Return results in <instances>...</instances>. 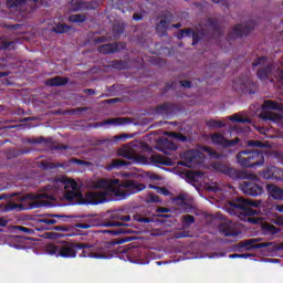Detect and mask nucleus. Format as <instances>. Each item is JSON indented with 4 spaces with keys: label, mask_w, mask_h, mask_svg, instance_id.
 <instances>
[{
    "label": "nucleus",
    "mask_w": 283,
    "mask_h": 283,
    "mask_svg": "<svg viewBox=\"0 0 283 283\" xmlns=\"http://www.w3.org/2000/svg\"><path fill=\"white\" fill-rule=\"evenodd\" d=\"M96 190L86 193L88 205H103L109 202V196H115L117 200H125L134 193L145 191L147 186L136 180H119V179H101L95 182Z\"/></svg>",
    "instance_id": "f257e3e1"
},
{
    "label": "nucleus",
    "mask_w": 283,
    "mask_h": 283,
    "mask_svg": "<svg viewBox=\"0 0 283 283\" xmlns=\"http://www.w3.org/2000/svg\"><path fill=\"white\" fill-rule=\"evenodd\" d=\"M59 196H64L65 200L72 205H90L87 197L83 202V192H81V185L74 179H56L52 184L43 188V192L38 195L27 193L22 196V201L25 200H56Z\"/></svg>",
    "instance_id": "f03ea898"
},
{
    "label": "nucleus",
    "mask_w": 283,
    "mask_h": 283,
    "mask_svg": "<svg viewBox=\"0 0 283 283\" xmlns=\"http://www.w3.org/2000/svg\"><path fill=\"white\" fill-rule=\"evenodd\" d=\"M185 38L192 39V45L196 46L200 41H216L222 38V27L216 18H208L203 28L200 31H195L192 28L181 29L177 33V39L180 41Z\"/></svg>",
    "instance_id": "7ed1b4c3"
},
{
    "label": "nucleus",
    "mask_w": 283,
    "mask_h": 283,
    "mask_svg": "<svg viewBox=\"0 0 283 283\" xmlns=\"http://www.w3.org/2000/svg\"><path fill=\"white\" fill-rule=\"evenodd\" d=\"M262 201L260 200H249L244 199V197H237L228 201L230 206V211L235 216H239L240 220H244L245 222H250L251 224H260V219L252 217L258 216L260 210L253 207H260Z\"/></svg>",
    "instance_id": "20e7f679"
},
{
    "label": "nucleus",
    "mask_w": 283,
    "mask_h": 283,
    "mask_svg": "<svg viewBox=\"0 0 283 283\" xmlns=\"http://www.w3.org/2000/svg\"><path fill=\"white\" fill-rule=\"evenodd\" d=\"M125 240L116 242V241H106L101 243L99 247L92 245L90 243H77V251H82L80 253V258H93L94 260H107L109 255H112V250L116 244H123Z\"/></svg>",
    "instance_id": "39448f33"
},
{
    "label": "nucleus",
    "mask_w": 283,
    "mask_h": 283,
    "mask_svg": "<svg viewBox=\"0 0 283 283\" xmlns=\"http://www.w3.org/2000/svg\"><path fill=\"white\" fill-rule=\"evenodd\" d=\"M237 163L243 169H258L264 165V153L259 149H244L237 154Z\"/></svg>",
    "instance_id": "423d86ee"
},
{
    "label": "nucleus",
    "mask_w": 283,
    "mask_h": 283,
    "mask_svg": "<svg viewBox=\"0 0 283 283\" xmlns=\"http://www.w3.org/2000/svg\"><path fill=\"white\" fill-rule=\"evenodd\" d=\"M261 118L263 120H271L272 123H280L283 119V115L273 112H283V104L272 99H265L262 104ZM273 111V112H271Z\"/></svg>",
    "instance_id": "0eeeda50"
},
{
    "label": "nucleus",
    "mask_w": 283,
    "mask_h": 283,
    "mask_svg": "<svg viewBox=\"0 0 283 283\" xmlns=\"http://www.w3.org/2000/svg\"><path fill=\"white\" fill-rule=\"evenodd\" d=\"M212 167L214 171L228 176V178H231V180H244V178H247V174H244V171L235 169L228 164L214 163Z\"/></svg>",
    "instance_id": "6e6552de"
},
{
    "label": "nucleus",
    "mask_w": 283,
    "mask_h": 283,
    "mask_svg": "<svg viewBox=\"0 0 283 283\" xmlns=\"http://www.w3.org/2000/svg\"><path fill=\"white\" fill-rule=\"evenodd\" d=\"M255 30V22L249 21L247 24H235L234 28L228 33V39L235 40L242 36H249Z\"/></svg>",
    "instance_id": "1a4fd4ad"
},
{
    "label": "nucleus",
    "mask_w": 283,
    "mask_h": 283,
    "mask_svg": "<svg viewBox=\"0 0 283 283\" xmlns=\"http://www.w3.org/2000/svg\"><path fill=\"white\" fill-rule=\"evenodd\" d=\"M232 87L235 92H245V94H255L258 90V83L251 81L249 77L237 78L233 81Z\"/></svg>",
    "instance_id": "9d476101"
},
{
    "label": "nucleus",
    "mask_w": 283,
    "mask_h": 283,
    "mask_svg": "<svg viewBox=\"0 0 283 283\" xmlns=\"http://www.w3.org/2000/svg\"><path fill=\"white\" fill-rule=\"evenodd\" d=\"M126 222H132V216L115 212L111 216V220L103 221L99 227H129Z\"/></svg>",
    "instance_id": "9b49d317"
},
{
    "label": "nucleus",
    "mask_w": 283,
    "mask_h": 283,
    "mask_svg": "<svg viewBox=\"0 0 283 283\" xmlns=\"http://www.w3.org/2000/svg\"><path fill=\"white\" fill-rule=\"evenodd\" d=\"M198 164H200V151L196 149L185 151L181 155V161L178 163V165L188 167L189 169H191V167H196Z\"/></svg>",
    "instance_id": "f8f14e48"
},
{
    "label": "nucleus",
    "mask_w": 283,
    "mask_h": 283,
    "mask_svg": "<svg viewBox=\"0 0 283 283\" xmlns=\"http://www.w3.org/2000/svg\"><path fill=\"white\" fill-rule=\"evenodd\" d=\"M240 190L245 195V196H252V198H258V196H262L264 193V188L254 182V181H243L240 185Z\"/></svg>",
    "instance_id": "ddd939ff"
},
{
    "label": "nucleus",
    "mask_w": 283,
    "mask_h": 283,
    "mask_svg": "<svg viewBox=\"0 0 283 283\" xmlns=\"http://www.w3.org/2000/svg\"><path fill=\"white\" fill-rule=\"evenodd\" d=\"M160 21L156 25V32L159 36H167V31L169 30V25L174 20V15L169 11H165L160 15Z\"/></svg>",
    "instance_id": "4468645a"
},
{
    "label": "nucleus",
    "mask_w": 283,
    "mask_h": 283,
    "mask_svg": "<svg viewBox=\"0 0 283 283\" xmlns=\"http://www.w3.org/2000/svg\"><path fill=\"white\" fill-rule=\"evenodd\" d=\"M211 140L213 145H217L218 147H223V149H229V147H235V145L240 143V137H237L234 139H227L224 138V135L214 133L211 135Z\"/></svg>",
    "instance_id": "2eb2a0df"
},
{
    "label": "nucleus",
    "mask_w": 283,
    "mask_h": 283,
    "mask_svg": "<svg viewBox=\"0 0 283 283\" xmlns=\"http://www.w3.org/2000/svg\"><path fill=\"white\" fill-rule=\"evenodd\" d=\"M178 106L171 102H165L155 107L154 112L157 116H163V118H169V116L174 115Z\"/></svg>",
    "instance_id": "dca6fc26"
},
{
    "label": "nucleus",
    "mask_w": 283,
    "mask_h": 283,
    "mask_svg": "<svg viewBox=\"0 0 283 283\" xmlns=\"http://www.w3.org/2000/svg\"><path fill=\"white\" fill-rule=\"evenodd\" d=\"M264 180H283V169L270 166L260 174Z\"/></svg>",
    "instance_id": "f3484780"
},
{
    "label": "nucleus",
    "mask_w": 283,
    "mask_h": 283,
    "mask_svg": "<svg viewBox=\"0 0 283 283\" xmlns=\"http://www.w3.org/2000/svg\"><path fill=\"white\" fill-rule=\"evenodd\" d=\"M260 242V239H248L239 243V247L241 249H247L248 251H251L253 249H266V247H271L273 244L272 242H263V243H255Z\"/></svg>",
    "instance_id": "a211bd4d"
},
{
    "label": "nucleus",
    "mask_w": 283,
    "mask_h": 283,
    "mask_svg": "<svg viewBox=\"0 0 283 283\" xmlns=\"http://www.w3.org/2000/svg\"><path fill=\"white\" fill-rule=\"evenodd\" d=\"M76 253H78V243L69 242L60 248V258H76Z\"/></svg>",
    "instance_id": "6ab92c4d"
},
{
    "label": "nucleus",
    "mask_w": 283,
    "mask_h": 283,
    "mask_svg": "<svg viewBox=\"0 0 283 283\" xmlns=\"http://www.w3.org/2000/svg\"><path fill=\"white\" fill-rule=\"evenodd\" d=\"M157 146L159 151H163L164 154H169V151H176L178 149V145H176V143L165 137L158 139Z\"/></svg>",
    "instance_id": "aec40b11"
},
{
    "label": "nucleus",
    "mask_w": 283,
    "mask_h": 283,
    "mask_svg": "<svg viewBox=\"0 0 283 283\" xmlns=\"http://www.w3.org/2000/svg\"><path fill=\"white\" fill-rule=\"evenodd\" d=\"M150 161L153 165L163 166V167H172L174 166V160L169 157H165L160 154L151 155Z\"/></svg>",
    "instance_id": "412c9836"
},
{
    "label": "nucleus",
    "mask_w": 283,
    "mask_h": 283,
    "mask_svg": "<svg viewBox=\"0 0 283 283\" xmlns=\"http://www.w3.org/2000/svg\"><path fill=\"white\" fill-rule=\"evenodd\" d=\"M6 4L13 12H21L28 6V0H7Z\"/></svg>",
    "instance_id": "4be33fe9"
},
{
    "label": "nucleus",
    "mask_w": 283,
    "mask_h": 283,
    "mask_svg": "<svg viewBox=\"0 0 283 283\" xmlns=\"http://www.w3.org/2000/svg\"><path fill=\"white\" fill-rule=\"evenodd\" d=\"M70 83V77L55 76L46 80V85L49 87H63Z\"/></svg>",
    "instance_id": "5701e85b"
},
{
    "label": "nucleus",
    "mask_w": 283,
    "mask_h": 283,
    "mask_svg": "<svg viewBox=\"0 0 283 283\" xmlns=\"http://www.w3.org/2000/svg\"><path fill=\"white\" fill-rule=\"evenodd\" d=\"M268 193L273 200H283V189L271 184L266 186Z\"/></svg>",
    "instance_id": "b1692460"
},
{
    "label": "nucleus",
    "mask_w": 283,
    "mask_h": 283,
    "mask_svg": "<svg viewBox=\"0 0 283 283\" xmlns=\"http://www.w3.org/2000/svg\"><path fill=\"white\" fill-rule=\"evenodd\" d=\"M105 125H125V118L123 117L108 118L102 123L101 122L95 123L92 127L96 129L98 127H105Z\"/></svg>",
    "instance_id": "393cba45"
},
{
    "label": "nucleus",
    "mask_w": 283,
    "mask_h": 283,
    "mask_svg": "<svg viewBox=\"0 0 283 283\" xmlns=\"http://www.w3.org/2000/svg\"><path fill=\"white\" fill-rule=\"evenodd\" d=\"M99 54H116L118 52V44L116 43H107L102 44L97 48Z\"/></svg>",
    "instance_id": "a878e982"
},
{
    "label": "nucleus",
    "mask_w": 283,
    "mask_h": 283,
    "mask_svg": "<svg viewBox=\"0 0 283 283\" xmlns=\"http://www.w3.org/2000/svg\"><path fill=\"white\" fill-rule=\"evenodd\" d=\"M271 74H273V65L272 64H268V65L259 69L256 72V76L260 81H266V78H269V76H271Z\"/></svg>",
    "instance_id": "bb28decb"
},
{
    "label": "nucleus",
    "mask_w": 283,
    "mask_h": 283,
    "mask_svg": "<svg viewBox=\"0 0 283 283\" xmlns=\"http://www.w3.org/2000/svg\"><path fill=\"white\" fill-rule=\"evenodd\" d=\"M122 167H129V161H126L124 159H112V161L106 165V171L122 169Z\"/></svg>",
    "instance_id": "cd10ccee"
},
{
    "label": "nucleus",
    "mask_w": 283,
    "mask_h": 283,
    "mask_svg": "<svg viewBox=\"0 0 283 283\" xmlns=\"http://www.w3.org/2000/svg\"><path fill=\"white\" fill-rule=\"evenodd\" d=\"M72 30V25L67 23L57 22L51 28V32L54 34H67V32Z\"/></svg>",
    "instance_id": "c85d7f7f"
},
{
    "label": "nucleus",
    "mask_w": 283,
    "mask_h": 283,
    "mask_svg": "<svg viewBox=\"0 0 283 283\" xmlns=\"http://www.w3.org/2000/svg\"><path fill=\"white\" fill-rule=\"evenodd\" d=\"M52 218H61L63 219V222L67 220V218H72L70 216H63V214H49L48 217H43L39 220L41 224H56V220Z\"/></svg>",
    "instance_id": "c756f323"
},
{
    "label": "nucleus",
    "mask_w": 283,
    "mask_h": 283,
    "mask_svg": "<svg viewBox=\"0 0 283 283\" xmlns=\"http://www.w3.org/2000/svg\"><path fill=\"white\" fill-rule=\"evenodd\" d=\"M71 7L73 9V12H80V10H87L90 8L87 6V2H83L82 0H72Z\"/></svg>",
    "instance_id": "7c9ffc66"
},
{
    "label": "nucleus",
    "mask_w": 283,
    "mask_h": 283,
    "mask_svg": "<svg viewBox=\"0 0 283 283\" xmlns=\"http://www.w3.org/2000/svg\"><path fill=\"white\" fill-rule=\"evenodd\" d=\"M207 127H210L211 129H222V127H227V123L218 119H210L206 122Z\"/></svg>",
    "instance_id": "2f4dec72"
},
{
    "label": "nucleus",
    "mask_w": 283,
    "mask_h": 283,
    "mask_svg": "<svg viewBox=\"0 0 283 283\" xmlns=\"http://www.w3.org/2000/svg\"><path fill=\"white\" fill-rule=\"evenodd\" d=\"M101 233H111L112 235H120V234L132 233V231H129V229L127 228H118L115 230H102Z\"/></svg>",
    "instance_id": "473e14b6"
},
{
    "label": "nucleus",
    "mask_w": 283,
    "mask_h": 283,
    "mask_svg": "<svg viewBox=\"0 0 283 283\" xmlns=\"http://www.w3.org/2000/svg\"><path fill=\"white\" fill-rule=\"evenodd\" d=\"M69 21L71 23H85L87 21V17L85 14H71L69 17Z\"/></svg>",
    "instance_id": "72a5a7b5"
},
{
    "label": "nucleus",
    "mask_w": 283,
    "mask_h": 283,
    "mask_svg": "<svg viewBox=\"0 0 283 283\" xmlns=\"http://www.w3.org/2000/svg\"><path fill=\"white\" fill-rule=\"evenodd\" d=\"M46 252L49 255H56V258H61V245L50 244L46 247Z\"/></svg>",
    "instance_id": "f704fd0d"
},
{
    "label": "nucleus",
    "mask_w": 283,
    "mask_h": 283,
    "mask_svg": "<svg viewBox=\"0 0 283 283\" xmlns=\"http://www.w3.org/2000/svg\"><path fill=\"white\" fill-rule=\"evenodd\" d=\"M29 145H48L52 143V138L39 137L36 139H28Z\"/></svg>",
    "instance_id": "c9c22d12"
},
{
    "label": "nucleus",
    "mask_w": 283,
    "mask_h": 283,
    "mask_svg": "<svg viewBox=\"0 0 283 283\" xmlns=\"http://www.w3.org/2000/svg\"><path fill=\"white\" fill-rule=\"evenodd\" d=\"M222 233L226 238H238V235H240V232L231 229L230 227H224L222 229Z\"/></svg>",
    "instance_id": "e433bc0d"
},
{
    "label": "nucleus",
    "mask_w": 283,
    "mask_h": 283,
    "mask_svg": "<svg viewBox=\"0 0 283 283\" xmlns=\"http://www.w3.org/2000/svg\"><path fill=\"white\" fill-rule=\"evenodd\" d=\"M169 211H171L169 208H165V207H159L156 209V217L157 218H171V214H163V213H169Z\"/></svg>",
    "instance_id": "4c0bfd02"
},
{
    "label": "nucleus",
    "mask_w": 283,
    "mask_h": 283,
    "mask_svg": "<svg viewBox=\"0 0 283 283\" xmlns=\"http://www.w3.org/2000/svg\"><path fill=\"white\" fill-rule=\"evenodd\" d=\"M186 178L188 182H198V178H200V172L198 171H188L186 174Z\"/></svg>",
    "instance_id": "58836bf2"
},
{
    "label": "nucleus",
    "mask_w": 283,
    "mask_h": 283,
    "mask_svg": "<svg viewBox=\"0 0 283 283\" xmlns=\"http://www.w3.org/2000/svg\"><path fill=\"white\" fill-rule=\"evenodd\" d=\"M248 147H252L253 149H264L265 145L261 140H248Z\"/></svg>",
    "instance_id": "ea45409f"
},
{
    "label": "nucleus",
    "mask_w": 283,
    "mask_h": 283,
    "mask_svg": "<svg viewBox=\"0 0 283 283\" xmlns=\"http://www.w3.org/2000/svg\"><path fill=\"white\" fill-rule=\"evenodd\" d=\"M114 70H127V62L122 60H114L112 62Z\"/></svg>",
    "instance_id": "a19ab883"
},
{
    "label": "nucleus",
    "mask_w": 283,
    "mask_h": 283,
    "mask_svg": "<svg viewBox=\"0 0 283 283\" xmlns=\"http://www.w3.org/2000/svg\"><path fill=\"white\" fill-rule=\"evenodd\" d=\"M266 61H269V57H266V56L256 57L252 62V67L264 66V65H266Z\"/></svg>",
    "instance_id": "79ce46f5"
},
{
    "label": "nucleus",
    "mask_w": 283,
    "mask_h": 283,
    "mask_svg": "<svg viewBox=\"0 0 283 283\" xmlns=\"http://www.w3.org/2000/svg\"><path fill=\"white\" fill-rule=\"evenodd\" d=\"M230 120H232V123H251V119L249 117H240V115L234 114L230 117Z\"/></svg>",
    "instance_id": "37998d69"
},
{
    "label": "nucleus",
    "mask_w": 283,
    "mask_h": 283,
    "mask_svg": "<svg viewBox=\"0 0 283 283\" xmlns=\"http://www.w3.org/2000/svg\"><path fill=\"white\" fill-rule=\"evenodd\" d=\"M182 222L185 227H191V224L196 222V217H193L192 214H185L182 216Z\"/></svg>",
    "instance_id": "c03bdc74"
},
{
    "label": "nucleus",
    "mask_w": 283,
    "mask_h": 283,
    "mask_svg": "<svg viewBox=\"0 0 283 283\" xmlns=\"http://www.w3.org/2000/svg\"><path fill=\"white\" fill-rule=\"evenodd\" d=\"M146 202L149 203H154V205H158V202H160V197L156 193H149L146 197Z\"/></svg>",
    "instance_id": "a18cd8bd"
},
{
    "label": "nucleus",
    "mask_w": 283,
    "mask_h": 283,
    "mask_svg": "<svg viewBox=\"0 0 283 283\" xmlns=\"http://www.w3.org/2000/svg\"><path fill=\"white\" fill-rule=\"evenodd\" d=\"M170 136H172V138L176 140H179V143H187V140H189V138H187V136H185L182 133L172 132L170 133Z\"/></svg>",
    "instance_id": "49530a36"
},
{
    "label": "nucleus",
    "mask_w": 283,
    "mask_h": 283,
    "mask_svg": "<svg viewBox=\"0 0 283 283\" xmlns=\"http://www.w3.org/2000/svg\"><path fill=\"white\" fill-rule=\"evenodd\" d=\"M87 109H90V107L72 108L69 111V114H71V116H77V114H81L82 112H87Z\"/></svg>",
    "instance_id": "de8ad7c7"
},
{
    "label": "nucleus",
    "mask_w": 283,
    "mask_h": 283,
    "mask_svg": "<svg viewBox=\"0 0 283 283\" xmlns=\"http://www.w3.org/2000/svg\"><path fill=\"white\" fill-rule=\"evenodd\" d=\"M265 229H266V231H269V233H272V235H275V234L280 233V228H277V227H275L271 223H268L265 226Z\"/></svg>",
    "instance_id": "09e8293b"
},
{
    "label": "nucleus",
    "mask_w": 283,
    "mask_h": 283,
    "mask_svg": "<svg viewBox=\"0 0 283 283\" xmlns=\"http://www.w3.org/2000/svg\"><path fill=\"white\" fill-rule=\"evenodd\" d=\"M134 163H138L139 165H147V157L143 155H135Z\"/></svg>",
    "instance_id": "8fccbe9b"
},
{
    "label": "nucleus",
    "mask_w": 283,
    "mask_h": 283,
    "mask_svg": "<svg viewBox=\"0 0 283 283\" xmlns=\"http://www.w3.org/2000/svg\"><path fill=\"white\" fill-rule=\"evenodd\" d=\"M21 207L19 203H9L4 206V212L9 213V211H14V209H19Z\"/></svg>",
    "instance_id": "3c124183"
},
{
    "label": "nucleus",
    "mask_w": 283,
    "mask_h": 283,
    "mask_svg": "<svg viewBox=\"0 0 283 283\" xmlns=\"http://www.w3.org/2000/svg\"><path fill=\"white\" fill-rule=\"evenodd\" d=\"M43 169H56V167H63L61 164L44 163L42 164Z\"/></svg>",
    "instance_id": "603ef678"
},
{
    "label": "nucleus",
    "mask_w": 283,
    "mask_h": 283,
    "mask_svg": "<svg viewBox=\"0 0 283 283\" xmlns=\"http://www.w3.org/2000/svg\"><path fill=\"white\" fill-rule=\"evenodd\" d=\"M12 41L0 40V50H9L10 45H13Z\"/></svg>",
    "instance_id": "864d4df0"
},
{
    "label": "nucleus",
    "mask_w": 283,
    "mask_h": 283,
    "mask_svg": "<svg viewBox=\"0 0 283 283\" xmlns=\"http://www.w3.org/2000/svg\"><path fill=\"white\" fill-rule=\"evenodd\" d=\"M137 222H142L144 224H149V223L154 222V218L139 217V218H137Z\"/></svg>",
    "instance_id": "5fc2aeb1"
},
{
    "label": "nucleus",
    "mask_w": 283,
    "mask_h": 283,
    "mask_svg": "<svg viewBox=\"0 0 283 283\" xmlns=\"http://www.w3.org/2000/svg\"><path fill=\"white\" fill-rule=\"evenodd\" d=\"M94 223H75V229H92Z\"/></svg>",
    "instance_id": "6e6d98bb"
},
{
    "label": "nucleus",
    "mask_w": 283,
    "mask_h": 283,
    "mask_svg": "<svg viewBox=\"0 0 283 283\" xmlns=\"http://www.w3.org/2000/svg\"><path fill=\"white\" fill-rule=\"evenodd\" d=\"M123 158H126V160H135L136 158V155L129 150H126L124 154H123Z\"/></svg>",
    "instance_id": "4d7b16f0"
},
{
    "label": "nucleus",
    "mask_w": 283,
    "mask_h": 283,
    "mask_svg": "<svg viewBox=\"0 0 283 283\" xmlns=\"http://www.w3.org/2000/svg\"><path fill=\"white\" fill-rule=\"evenodd\" d=\"M175 238L177 240H180L182 238H189V231H179L175 234Z\"/></svg>",
    "instance_id": "13d9d810"
},
{
    "label": "nucleus",
    "mask_w": 283,
    "mask_h": 283,
    "mask_svg": "<svg viewBox=\"0 0 283 283\" xmlns=\"http://www.w3.org/2000/svg\"><path fill=\"white\" fill-rule=\"evenodd\" d=\"M19 231H22V233H28V234L34 233V230H32L30 228H25L23 226L19 227Z\"/></svg>",
    "instance_id": "bf43d9fd"
},
{
    "label": "nucleus",
    "mask_w": 283,
    "mask_h": 283,
    "mask_svg": "<svg viewBox=\"0 0 283 283\" xmlns=\"http://www.w3.org/2000/svg\"><path fill=\"white\" fill-rule=\"evenodd\" d=\"M3 67H8V59L7 57H0V70H3Z\"/></svg>",
    "instance_id": "052dcab7"
},
{
    "label": "nucleus",
    "mask_w": 283,
    "mask_h": 283,
    "mask_svg": "<svg viewBox=\"0 0 283 283\" xmlns=\"http://www.w3.org/2000/svg\"><path fill=\"white\" fill-rule=\"evenodd\" d=\"M106 41H107V36H105V35L94 39V43H96V44L105 43Z\"/></svg>",
    "instance_id": "680f3d73"
},
{
    "label": "nucleus",
    "mask_w": 283,
    "mask_h": 283,
    "mask_svg": "<svg viewBox=\"0 0 283 283\" xmlns=\"http://www.w3.org/2000/svg\"><path fill=\"white\" fill-rule=\"evenodd\" d=\"M179 83H180L181 87H185V88L191 87L190 81L185 80V81H180Z\"/></svg>",
    "instance_id": "e2e57ef3"
},
{
    "label": "nucleus",
    "mask_w": 283,
    "mask_h": 283,
    "mask_svg": "<svg viewBox=\"0 0 283 283\" xmlns=\"http://www.w3.org/2000/svg\"><path fill=\"white\" fill-rule=\"evenodd\" d=\"M43 207V202L41 201H34L33 203H31V209H39Z\"/></svg>",
    "instance_id": "0e129e2a"
},
{
    "label": "nucleus",
    "mask_w": 283,
    "mask_h": 283,
    "mask_svg": "<svg viewBox=\"0 0 283 283\" xmlns=\"http://www.w3.org/2000/svg\"><path fill=\"white\" fill-rule=\"evenodd\" d=\"M53 231H69V229L65 226H55Z\"/></svg>",
    "instance_id": "69168bd1"
},
{
    "label": "nucleus",
    "mask_w": 283,
    "mask_h": 283,
    "mask_svg": "<svg viewBox=\"0 0 283 283\" xmlns=\"http://www.w3.org/2000/svg\"><path fill=\"white\" fill-rule=\"evenodd\" d=\"M134 21H143V14L136 12L133 14Z\"/></svg>",
    "instance_id": "338daca9"
},
{
    "label": "nucleus",
    "mask_w": 283,
    "mask_h": 283,
    "mask_svg": "<svg viewBox=\"0 0 283 283\" xmlns=\"http://www.w3.org/2000/svg\"><path fill=\"white\" fill-rule=\"evenodd\" d=\"M54 149H70V146L63 145V144H57L54 146Z\"/></svg>",
    "instance_id": "774afa93"
}]
</instances>
